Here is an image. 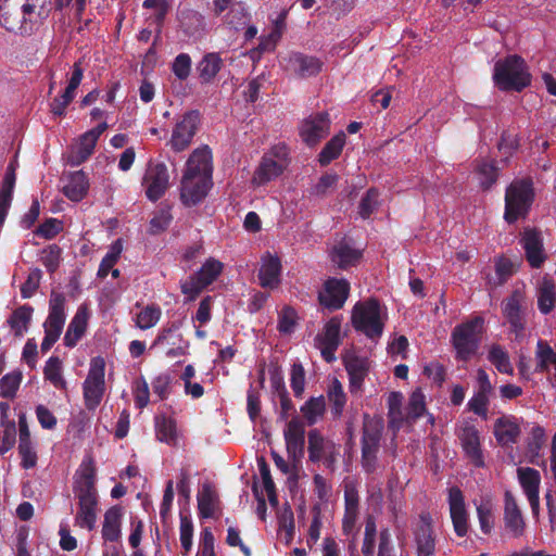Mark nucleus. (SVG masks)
Returning <instances> with one entry per match:
<instances>
[{
    "mask_svg": "<svg viewBox=\"0 0 556 556\" xmlns=\"http://www.w3.org/2000/svg\"><path fill=\"white\" fill-rule=\"evenodd\" d=\"M18 9L0 8V25L8 31L30 35L49 17L52 0H21Z\"/></svg>",
    "mask_w": 556,
    "mask_h": 556,
    "instance_id": "1",
    "label": "nucleus"
},
{
    "mask_svg": "<svg viewBox=\"0 0 556 556\" xmlns=\"http://www.w3.org/2000/svg\"><path fill=\"white\" fill-rule=\"evenodd\" d=\"M484 331L485 320L480 315L472 316L452 329L450 342L457 362L468 363L478 355Z\"/></svg>",
    "mask_w": 556,
    "mask_h": 556,
    "instance_id": "2",
    "label": "nucleus"
},
{
    "mask_svg": "<svg viewBox=\"0 0 556 556\" xmlns=\"http://www.w3.org/2000/svg\"><path fill=\"white\" fill-rule=\"evenodd\" d=\"M387 317L386 307L377 299L369 298L354 304L351 324L355 331L371 341H378L382 337Z\"/></svg>",
    "mask_w": 556,
    "mask_h": 556,
    "instance_id": "3",
    "label": "nucleus"
},
{
    "mask_svg": "<svg viewBox=\"0 0 556 556\" xmlns=\"http://www.w3.org/2000/svg\"><path fill=\"white\" fill-rule=\"evenodd\" d=\"M493 79L501 90L519 91L530 84L531 75L523 59L514 54L495 63Z\"/></svg>",
    "mask_w": 556,
    "mask_h": 556,
    "instance_id": "4",
    "label": "nucleus"
},
{
    "mask_svg": "<svg viewBox=\"0 0 556 556\" xmlns=\"http://www.w3.org/2000/svg\"><path fill=\"white\" fill-rule=\"evenodd\" d=\"M534 200V190L530 179L514 180L505 192L504 219L513 224L526 218Z\"/></svg>",
    "mask_w": 556,
    "mask_h": 556,
    "instance_id": "5",
    "label": "nucleus"
},
{
    "mask_svg": "<svg viewBox=\"0 0 556 556\" xmlns=\"http://www.w3.org/2000/svg\"><path fill=\"white\" fill-rule=\"evenodd\" d=\"M223 269L224 264L220 261L208 257L197 271L181 281V293L186 295L188 301L195 300L205 288L219 277Z\"/></svg>",
    "mask_w": 556,
    "mask_h": 556,
    "instance_id": "6",
    "label": "nucleus"
},
{
    "mask_svg": "<svg viewBox=\"0 0 556 556\" xmlns=\"http://www.w3.org/2000/svg\"><path fill=\"white\" fill-rule=\"evenodd\" d=\"M289 150L286 144L279 143L274 146L264 154L262 161L254 172L252 182L255 186H263L277 177L288 166Z\"/></svg>",
    "mask_w": 556,
    "mask_h": 556,
    "instance_id": "7",
    "label": "nucleus"
},
{
    "mask_svg": "<svg viewBox=\"0 0 556 556\" xmlns=\"http://www.w3.org/2000/svg\"><path fill=\"white\" fill-rule=\"evenodd\" d=\"M105 362L101 356L90 362L88 375L83 383L85 405L89 410L96 409L103 397L105 390Z\"/></svg>",
    "mask_w": 556,
    "mask_h": 556,
    "instance_id": "8",
    "label": "nucleus"
},
{
    "mask_svg": "<svg viewBox=\"0 0 556 556\" xmlns=\"http://www.w3.org/2000/svg\"><path fill=\"white\" fill-rule=\"evenodd\" d=\"M96 481L97 473L93 459L85 457L73 477V492L78 502L99 503Z\"/></svg>",
    "mask_w": 556,
    "mask_h": 556,
    "instance_id": "9",
    "label": "nucleus"
},
{
    "mask_svg": "<svg viewBox=\"0 0 556 556\" xmlns=\"http://www.w3.org/2000/svg\"><path fill=\"white\" fill-rule=\"evenodd\" d=\"M181 325L182 323L180 320L168 323L167 326L159 331L152 348L166 346L165 355L169 358L188 354L190 344L180 333Z\"/></svg>",
    "mask_w": 556,
    "mask_h": 556,
    "instance_id": "10",
    "label": "nucleus"
},
{
    "mask_svg": "<svg viewBox=\"0 0 556 556\" xmlns=\"http://www.w3.org/2000/svg\"><path fill=\"white\" fill-rule=\"evenodd\" d=\"M351 286L348 279L329 277L318 292L319 304L329 312L342 308L350 295Z\"/></svg>",
    "mask_w": 556,
    "mask_h": 556,
    "instance_id": "11",
    "label": "nucleus"
},
{
    "mask_svg": "<svg viewBox=\"0 0 556 556\" xmlns=\"http://www.w3.org/2000/svg\"><path fill=\"white\" fill-rule=\"evenodd\" d=\"M200 117L195 111L181 115L175 123L168 146L175 152L185 151L192 142L198 130Z\"/></svg>",
    "mask_w": 556,
    "mask_h": 556,
    "instance_id": "12",
    "label": "nucleus"
},
{
    "mask_svg": "<svg viewBox=\"0 0 556 556\" xmlns=\"http://www.w3.org/2000/svg\"><path fill=\"white\" fill-rule=\"evenodd\" d=\"M142 186L149 200L156 201L163 197L169 187V173L166 164L150 162L143 176Z\"/></svg>",
    "mask_w": 556,
    "mask_h": 556,
    "instance_id": "13",
    "label": "nucleus"
},
{
    "mask_svg": "<svg viewBox=\"0 0 556 556\" xmlns=\"http://www.w3.org/2000/svg\"><path fill=\"white\" fill-rule=\"evenodd\" d=\"M477 387L473 395L467 402V409L483 420L488 419V409L490 405V397L493 393L494 387L490 380L488 372L479 368L476 376Z\"/></svg>",
    "mask_w": 556,
    "mask_h": 556,
    "instance_id": "14",
    "label": "nucleus"
},
{
    "mask_svg": "<svg viewBox=\"0 0 556 556\" xmlns=\"http://www.w3.org/2000/svg\"><path fill=\"white\" fill-rule=\"evenodd\" d=\"M108 129L106 123H101L97 127L83 134L76 143L72 147L67 161L73 166H78L87 161L93 153L96 143L100 136Z\"/></svg>",
    "mask_w": 556,
    "mask_h": 556,
    "instance_id": "15",
    "label": "nucleus"
},
{
    "mask_svg": "<svg viewBox=\"0 0 556 556\" xmlns=\"http://www.w3.org/2000/svg\"><path fill=\"white\" fill-rule=\"evenodd\" d=\"M447 503L454 531L457 536L464 538L469 530V515L466 508L465 496L458 486L448 489Z\"/></svg>",
    "mask_w": 556,
    "mask_h": 556,
    "instance_id": "16",
    "label": "nucleus"
},
{
    "mask_svg": "<svg viewBox=\"0 0 556 556\" xmlns=\"http://www.w3.org/2000/svg\"><path fill=\"white\" fill-rule=\"evenodd\" d=\"M462 448L469 460L476 468H484L485 460L481 447L480 432L473 425H465L458 433Z\"/></svg>",
    "mask_w": 556,
    "mask_h": 556,
    "instance_id": "17",
    "label": "nucleus"
},
{
    "mask_svg": "<svg viewBox=\"0 0 556 556\" xmlns=\"http://www.w3.org/2000/svg\"><path fill=\"white\" fill-rule=\"evenodd\" d=\"M212 186V179L182 174L180 200L187 206L197 205L204 200Z\"/></svg>",
    "mask_w": 556,
    "mask_h": 556,
    "instance_id": "18",
    "label": "nucleus"
},
{
    "mask_svg": "<svg viewBox=\"0 0 556 556\" xmlns=\"http://www.w3.org/2000/svg\"><path fill=\"white\" fill-rule=\"evenodd\" d=\"M330 119L326 112L316 113L305 118L300 126V136L308 146H315L329 132Z\"/></svg>",
    "mask_w": 556,
    "mask_h": 556,
    "instance_id": "19",
    "label": "nucleus"
},
{
    "mask_svg": "<svg viewBox=\"0 0 556 556\" xmlns=\"http://www.w3.org/2000/svg\"><path fill=\"white\" fill-rule=\"evenodd\" d=\"M503 520L505 529L514 538H520L525 533L526 521L517 500L511 491L504 492Z\"/></svg>",
    "mask_w": 556,
    "mask_h": 556,
    "instance_id": "20",
    "label": "nucleus"
},
{
    "mask_svg": "<svg viewBox=\"0 0 556 556\" xmlns=\"http://www.w3.org/2000/svg\"><path fill=\"white\" fill-rule=\"evenodd\" d=\"M282 265L277 254L266 252L262 255L257 278L262 288L276 289L281 283Z\"/></svg>",
    "mask_w": 556,
    "mask_h": 556,
    "instance_id": "21",
    "label": "nucleus"
},
{
    "mask_svg": "<svg viewBox=\"0 0 556 556\" xmlns=\"http://www.w3.org/2000/svg\"><path fill=\"white\" fill-rule=\"evenodd\" d=\"M207 146L197 148L188 157L182 174L212 179L213 160Z\"/></svg>",
    "mask_w": 556,
    "mask_h": 556,
    "instance_id": "22",
    "label": "nucleus"
},
{
    "mask_svg": "<svg viewBox=\"0 0 556 556\" xmlns=\"http://www.w3.org/2000/svg\"><path fill=\"white\" fill-rule=\"evenodd\" d=\"M90 312L88 305L85 303L80 304L71 319L63 338V343L66 348L73 349L77 345L87 330Z\"/></svg>",
    "mask_w": 556,
    "mask_h": 556,
    "instance_id": "23",
    "label": "nucleus"
},
{
    "mask_svg": "<svg viewBox=\"0 0 556 556\" xmlns=\"http://www.w3.org/2000/svg\"><path fill=\"white\" fill-rule=\"evenodd\" d=\"M503 315L509 324L510 330L517 336L526 329L525 311L521 305V295L515 291L502 303Z\"/></svg>",
    "mask_w": 556,
    "mask_h": 556,
    "instance_id": "24",
    "label": "nucleus"
},
{
    "mask_svg": "<svg viewBox=\"0 0 556 556\" xmlns=\"http://www.w3.org/2000/svg\"><path fill=\"white\" fill-rule=\"evenodd\" d=\"M493 433L501 446H510L518 442L521 428L515 416L505 415L495 420Z\"/></svg>",
    "mask_w": 556,
    "mask_h": 556,
    "instance_id": "25",
    "label": "nucleus"
},
{
    "mask_svg": "<svg viewBox=\"0 0 556 556\" xmlns=\"http://www.w3.org/2000/svg\"><path fill=\"white\" fill-rule=\"evenodd\" d=\"M283 435L288 454L293 458L302 457L305 446V429L298 417H293L287 422Z\"/></svg>",
    "mask_w": 556,
    "mask_h": 556,
    "instance_id": "26",
    "label": "nucleus"
},
{
    "mask_svg": "<svg viewBox=\"0 0 556 556\" xmlns=\"http://www.w3.org/2000/svg\"><path fill=\"white\" fill-rule=\"evenodd\" d=\"M344 367L349 377V389L352 394L362 391L369 371L368 361L365 357L353 355L344 359Z\"/></svg>",
    "mask_w": 556,
    "mask_h": 556,
    "instance_id": "27",
    "label": "nucleus"
},
{
    "mask_svg": "<svg viewBox=\"0 0 556 556\" xmlns=\"http://www.w3.org/2000/svg\"><path fill=\"white\" fill-rule=\"evenodd\" d=\"M89 190V179L83 170L67 173L62 178V191L71 201H81Z\"/></svg>",
    "mask_w": 556,
    "mask_h": 556,
    "instance_id": "28",
    "label": "nucleus"
},
{
    "mask_svg": "<svg viewBox=\"0 0 556 556\" xmlns=\"http://www.w3.org/2000/svg\"><path fill=\"white\" fill-rule=\"evenodd\" d=\"M363 250L354 245H332L328 255L336 268L346 270L357 266L363 257Z\"/></svg>",
    "mask_w": 556,
    "mask_h": 556,
    "instance_id": "29",
    "label": "nucleus"
},
{
    "mask_svg": "<svg viewBox=\"0 0 556 556\" xmlns=\"http://www.w3.org/2000/svg\"><path fill=\"white\" fill-rule=\"evenodd\" d=\"M122 518L123 508L119 505H114L105 511L101 531L105 542L114 543L121 539Z\"/></svg>",
    "mask_w": 556,
    "mask_h": 556,
    "instance_id": "30",
    "label": "nucleus"
},
{
    "mask_svg": "<svg viewBox=\"0 0 556 556\" xmlns=\"http://www.w3.org/2000/svg\"><path fill=\"white\" fill-rule=\"evenodd\" d=\"M66 316L65 294L52 290L49 299L48 317L43 324L63 329L66 321Z\"/></svg>",
    "mask_w": 556,
    "mask_h": 556,
    "instance_id": "31",
    "label": "nucleus"
},
{
    "mask_svg": "<svg viewBox=\"0 0 556 556\" xmlns=\"http://www.w3.org/2000/svg\"><path fill=\"white\" fill-rule=\"evenodd\" d=\"M15 170V162H11L7 168L0 189V227L3 225L12 203L13 190L16 181Z\"/></svg>",
    "mask_w": 556,
    "mask_h": 556,
    "instance_id": "32",
    "label": "nucleus"
},
{
    "mask_svg": "<svg viewBox=\"0 0 556 556\" xmlns=\"http://www.w3.org/2000/svg\"><path fill=\"white\" fill-rule=\"evenodd\" d=\"M383 433V424L380 420H366L362 434V453L379 452L380 442Z\"/></svg>",
    "mask_w": 556,
    "mask_h": 556,
    "instance_id": "33",
    "label": "nucleus"
},
{
    "mask_svg": "<svg viewBox=\"0 0 556 556\" xmlns=\"http://www.w3.org/2000/svg\"><path fill=\"white\" fill-rule=\"evenodd\" d=\"M422 523L415 532L418 556H432L435 548L431 520L428 516H421Z\"/></svg>",
    "mask_w": 556,
    "mask_h": 556,
    "instance_id": "34",
    "label": "nucleus"
},
{
    "mask_svg": "<svg viewBox=\"0 0 556 556\" xmlns=\"http://www.w3.org/2000/svg\"><path fill=\"white\" fill-rule=\"evenodd\" d=\"M517 479L526 498L540 495L542 478L539 470L532 467H518Z\"/></svg>",
    "mask_w": 556,
    "mask_h": 556,
    "instance_id": "35",
    "label": "nucleus"
},
{
    "mask_svg": "<svg viewBox=\"0 0 556 556\" xmlns=\"http://www.w3.org/2000/svg\"><path fill=\"white\" fill-rule=\"evenodd\" d=\"M288 68L301 76L307 77L317 74L321 68V63L314 56H306L300 53L290 55Z\"/></svg>",
    "mask_w": 556,
    "mask_h": 556,
    "instance_id": "36",
    "label": "nucleus"
},
{
    "mask_svg": "<svg viewBox=\"0 0 556 556\" xmlns=\"http://www.w3.org/2000/svg\"><path fill=\"white\" fill-rule=\"evenodd\" d=\"M34 308L24 304L12 312L7 323L15 337H23L28 331L33 318Z\"/></svg>",
    "mask_w": 556,
    "mask_h": 556,
    "instance_id": "37",
    "label": "nucleus"
},
{
    "mask_svg": "<svg viewBox=\"0 0 556 556\" xmlns=\"http://www.w3.org/2000/svg\"><path fill=\"white\" fill-rule=\"evenodd\" d=\"M197 497L200 518H213L215 508L218 505V495L214 488L210 483H204Z\"/></svg>",
    "mask_w": 556,
    "mask_h": 556,
    "instance_id": "38",
    "label": "nucleus"
},
{
    "mask_svg": "<svg viewBox=\"0 0 556 556\" xmlns=\"http://www.w3.org/2000/svg\"><path fill=\"white\" fill-rule=\"evenodd\" d=\"M342 315L332 316L329 320H327L321 332L317 333L315 338L316 343L340 345L342 343Z\"/></svg>",
    "mask_w": 556,
    "mask_h": 556,
    "instance_id": "39",
    "label": "nucleus"
},
{
    "mask_svg": "<svg viewBox=\"0 0 556 556\" xmlns=\"http://www.w3.org/2000/svg\"><path fill=\"white\" fill-rule=\"evenodd\" d=\"M538 308L541 314H549L556 305V288L552 279L544 277L538 288Z\"/></svg>",
    "mask_w": 556,
    "mask_h": 556,
    "instance_id": "40",
    "label": "nucleus"
},
{
    "mask_svg": "<svg viewBox=\"0 0 556 556\" xmlns=\"http://www.w3.org/2000/svg\"><path fill=\"white\" fill-rule=\"evenodd\" d=\"M99 503L78 502L77 513L74 517V525L89 532L97 526V510Z\"/></svg>",
    "mask_w": 556,
    "mask_h": 556,
    "instance_id": "41",
    "label": "nucleus"
},
{
    "mask_svg": "<svg viewBox=\"0 0 556 556\" xmlns=\"http://www.w3.org/2000/svg\"><path fill=\"white\" fill-rule=\"evenodd\" d=\"M488 361L498 372L509 376L514 375V366L510 362L508 352L502 345L497 343L490 345L488 351Z\"/></svg>",
    "mask_w": 556,
    "mask_h": 556,
    "instance_id": "42",
    "label": "nucleus"
},
{
    "mask_svg": "<svg viewBox=\"0 0 556 556\" xmlns=\"http://www.w3.org/2000/svg\"><path fill=\"white\" fill-rule=\"evenodd\" d=\"M155 434L159 441L168 445H175L177 441L176 422L165 415L154 417Z\"/></svg>",
    "mask_w": 556,
    "mask_h": 556,
    "instance_id": "43",
    "label": "nucleus"
},
{
    "mask_svg": "<svg viewBox=\"0 0 556 556\" xmlns=\"http://www.w3.org/2000/svg\"><path fill=\"white\" fill-rule=\"evenodd\" d=\"M405 412L407 414L409 425L415 424L427 413L426 395L421 388H416L412 391Z\"/></svg>",
    "mask_w": 556,
    "mask_h": 556,
    "instance_id": "44",
    "label": "nucleus"
},
{
    "mask_svg": "<svg viewBox=\"0 0 556 556\" xmlns=\"http://www.w3.org/2000/svg\"><path fill=\"white\" fill-rule=\"evenodd\" d=\"M43 375L55 389L66 390L67 382L62 375V362L58 356H51L46 362Z\"/></svg>",
    "mask_w": 556,
    "mask_h": 556,
    "instance_id": "45",
    "label": "nucleus"
},
{
    "mask_svg": "<svg viewBox=\"0 0 556 556\" xmlns=\"http://www.w3.org/2000/svg\"><path fill=\"white\" fill-rule=\"evenodd\" d=\"M536 372H547L549 370V366L556 363V352L553 348L544 340H539L536 342Z\"/></svg>",
    "mask_w": 556,
    "mask_h": 556,
    "instance_id": "46",
    "label": "nucleus"
},
{
    "mask_svg": "<svg viewBox=\"0 0 556 556\" xmlns=\"http://www.w3.org/2000/svg\"><path fill=\"white\" fill-rule=\"evenodd\" d=\"M480 530L483 534H490L494 527L493 505L490 498L482 500L480 503L473 501Z\"/></svg>",
    "mask_w": 556,
    "mask_h": 556,
    "instance_id": "47",
    "label": "nucleus"
},
{
    "mask_svg": "<svg viewBox=\"0 0 556 556\" xmlns=\"http://www.w3.org/2000/svg\"><path fill=\"white\" fill-rule=\"evenodd\" d=\"M325 410L326 402L323 395L312 396L301 406V412L309 426L316 424Z\"/></svg>",
    "mask_w": 556,
    "mask_h": 556,
    "instance_id": "48",
    "label": "nucleus"
},
{
    "mask_svg": "<svg viewBox=\"0 0 556 556\" xmlns=\"http://www.w3.org/2000/svg\"><path fill=\"white\" fill-rule=\"evenodd\" d=\"M327 396L331 404V414L334 418L340 417L346 404V395L343 391L341 382L337 378L333 379L331 386L329 387Z\"/></svg>",
    "mask_w": 556,
    "mask_h": 556,
    "instance_id": "49",
    "label": "nucleus"
},
{
    "mask_svg": "<svg viewBox=\"0 0 556 556\" xmlns=\"http://www.w3.org/2000/svg\"><path fill=\"white\" fill-rule=\"evenodd\" d=\"M345 144V134L339 132L332 137L319 154V162L321 165L329 164L332 160L337 159Z\"/></svg>",
    "mask_w": 556,
    "mask_h": 556,
    "instance_id": "50",
    "label": "nucleus"
},
{
    "mask_svg": "<svg viewBox=\"0 0 556 556\" xmlns=\"http://www.w3.org/2000/svg\"><path fill=\"white\" fill-rule=\"evenodd\" d=\"M222 60L216 53L206 54L198 65L201 79L204 83L211 81L220 70Z\"/></svg>",
    "mask_w": 556,
    "mask_h": 556,
    "instance_id": "51",
    "label": "nucleus"
},
{
    "mask_svg": "<svg viewBox=\"0 0 556 556\" xmlns=\"http://www.w3.org/2000/svg\"><path fill=\"white\" fill-rule=\"evenodd\" d=\"M476 179L483 189H489L497 179V169L492 162L480 161L475 169Z\"/></svg>",
    "mask_w": 556,
    "mask_h": 556,
    "instance_id": "52",
    "label": "nucleus"
},
{
    "mask_svg": "<svg viewBox=\"0 0 556 556\" xmlns=\"http://www.w3.org/2000/svg\"><path fill=\"white\" fill-rule=\"evenodd\" d=\"M377 536V523L374 516L368 515L365 520V531L362 544V553L364 556H375Z\"/></svg>",
    "mask_w": 556,
    "mask_h": 556,
    "instance_id": "53",
    "label": "nucleus"
},
{
    "mask_svg": "<svg viewBox=\"0 0 556 556\" xmlns=\"http://www.w3.org/2000/svg\"><path fill=\"white\" fill-rule=\"evenodd\" d=\"M161 308L157 305H148L136 316V325L142 330L152 328L161 318Z\"/></svg>",
    "mask_w": 556,
    "mask_h": 556,
    "instance_id": "54",
    "label": "nucleus"
},
{
    "mask_svg": "<svg viewBox=\"0 0 556 556\" xmlns=\"http://www.w3.org/2000/svg\"><path fill=\"white\" fill-rule=\"evenodd\" d=\"M308 459L312 463H319L325 453V440L319 430L312 429L308 432Z\"/></svg>",
    "mask_w": 556,
    "mask_h": 556,
    "instance_id": "55",
    "label": "nucleus"
},
{
    "mask_svg": "<svg viewBox=\"0 0 556 556\" xmlns=\"http://www.w3.org/2000/svg\"><path fill=\"white\" fill-rule=\"evenodd\" d=\"M22 381V374L20 371H12L4 375L0 379V396L3 399H13L20 388Z\"/></svg>",
    "mask_w": 556,
    "mask_h": 556,
    "instance_id": "56",
    "label": "nucleus"
},
{
    "mask_svg": "<svg viewBox=\"0 0 556 556\" xmlns=\"http://www.w3.org/2000/svg\"><path fill=\"white\" fill-rule=\"evenodd\" d=\"M298 323V313L291 306H285L278 314L277 329L282 334H291L294 332Z\"/></svg>",
    "mask_w": 556,
    "mask_h": 556,
    "instance_id": "57",
    "label": "nucleus"
},
{
    "mask_svg": "<svg viewBox=\"0 0 556 556\" xmlns=\"http://www.w3.org/2000/svg\"><path fill=\"white\" fill-rule=\"evenodd\" d=\"M61 254L62 250L60 245H47L40 251V261L49 273H54L59 267Z\"/></svg>",
    "mask_w": 556,
    "mask_h": 556,
    "instance_id": "58",
    "label": "nucleus"
},
{
    "mask_svg": "<svg viewBox=\"0 0 556 556\" xmlns=\"http://www.w3.org/2000/svg\"><path fill=\"white\" fill-rule=\"evenodd\" d=\"M17 448L22 468L26 470L34 468L37 465L38 456L31 440L18 441Z\"/></svg>",
    "mask_w": 556,
    "mask_h": 556,
    "instance_id": "59",
    "label": "nucleus"
},
{
    "mask_svg": "<svg viewBox=\"0 0 556 556\" xmlns=\"http://www.w3.org/2000/svg\"><path fill=\"white\" fill-rule=\"evenodd\" d=\"M290 387L295 397H301L305 388V370L301 363H293L290 371Z\"/></svg>",
    "mask_w": 556,
    "mask_h": 556,
    "instance_id": "60",
    "label": "nucleus"
},
{
    "mask_svg": "<svg viewBox=\"0 0 556 556\" xmlns=\"http://www.w3.org/2000/svg\"><path fill=\"white\" fill-rule=\"evenodd\" d=\"M143 7L151 10L149 18L153 20V23L160 27L168 12V4L166 0H146Z\"/></svg>",
    "mask_w": 556,
    "mask_h": 556,
    "instance_id": "61",
    "label": "nucleus"
},
{
    "mask_svg": "<svg viewBox=\"0 0 556 556\" xmlns=\"http://www.w3.org/2000/svg\"><path fill=\"white\" fill-rule=\"evenodd\" d=\"M123 251V245H111L110 251L102 258L99 269L98 277L105 278L110 270L113 269V266L118 261L121 253Z\"/></svg>",
    "mask_w": 556,
    "mask_h": 556,
    "instance_id": "62",
    "label": "nucleus"
},
{
    "mask_svg": "<svg viewBox=\"0 0 556 556\" xmlns=\"http://www.w3.org/2000/svg\"><path fill=\"white\" fill-rule=\"evenodd\" d=\"M42 273L39 268H33L25 282L21 286V296L23 299L31 298L39 288Z\"/></svg>",
    "mask_w": 556,
    "mask_h": 556,
    "instance_id": "63",
    "label": "nucleus"
},
{
    "mask_svg": "<svg viewBox=\"0 0 556 556\" xmlns=\"http://www.w3.org/2000/svg\"><path fill=\"white\" fill-rule=\"evenodd\" d=\"M191 58L187 53L178 54L172 64V71L179 80H186L191 73Z\"/></svg>",
    "mask_w": 556,
    "mask_h": 556,
    "instance_id": "64",
    "label": "nucleus"
}]
</instances>
